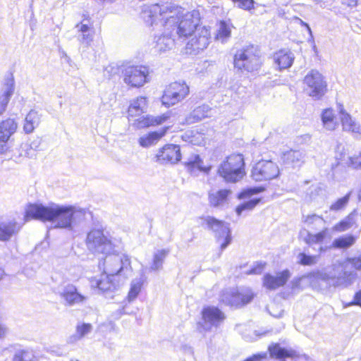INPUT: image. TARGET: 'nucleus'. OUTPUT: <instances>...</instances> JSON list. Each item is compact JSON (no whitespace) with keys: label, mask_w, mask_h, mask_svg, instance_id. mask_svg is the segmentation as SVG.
Here are the masks:
<instances>
[{"label":"nucleus","mask_w":361,"mask_h":361,"mask_svg":"<svg viewBox=\"0 0 361 361\" xmlns=\"http://www.w3.org/2000/svg\"><path fill=\"white\" fill-rule=\"evenodd\" d=\"M90 215L88 209L77 205L49 203L29 204L25 209V221L30 219L54 224V228L74 231L75 228L85 222L87 216Z\"/></svg>","instance_id":"1"},{"label":"nucleus","mask_w":361,"mask_h":361,"mask_svg":"<svg viewBox=\"0 0 361 361\" xmlns=\"http://www.w3.org/2000/svg\"><path fill=\"white\" fill-rule=\"evenodd\" d=\"M179 8L172 3L154 4L145 6L142 18L154 30H160L163 33L154 37V51L161 54L172 49L175 42V35L171 27L178 23Z\"/></svg>","instance_id":"2"},{"label":"nucleus","mask_w":361,"mask_h":361,"mask_svg":"<svg viewBox=\"0 0 361 361\" xmlns=\"http://www.w3.org/2000/svg\"><path fill=\"white\" fill-rule=\"evenodd\" d=\"M244 166L242 154H231L220 164L218 173L226 182L235 183L245 175Z\"/></svg>","instance_id":"3"},{"label":"nucleus","mask_w":361,"mask_h":361,"mask_svg":"<svg viewBox=\"0 0 361 361\" xmlns=\"http://www.w3.org/2000/svg\"><path fill=\"white\" fill-rule=\"evenodd\" d=\"M179 8L178 15V23L171 27L172 33L180 39L185 40L197 29L200 23L199 13L193 11L192 12H187L183 14L182 8Z\"/></svg>","instance_id":"4"},{"label":"nucleus","mask_w":361,"mask_h":361,"mask_svg":"<svg viewBox=\"0 0 361 361\" xmlns=\"http://www.w3.org/2000/svg\"><path fill=\"white\" fill-rule=\"evenodd\" d=\"M261 66L257 47L250 45L237 51L234 56V67L238 70L253 72Z\"/></svg>","instance_id":"5"},{"label":"nucleus","mask_w":361,"mask_h":361,"mask_svg":"<svg viewBox=\"0 0 361 361\" xmlns=\"http://www.w3.org/2000/svg\"><path fill=\"white\" fill-rule=\"evenodd\" d=\"M103 265L104 271L111 276H123L126 278L130 272V262L125 254H105Z\"/></svg>","instance_id":"6"},{"label":"nucleus","mask_w":361,"mask_h":361,"mask_svg":"<svg viewBox=\"0 0 361 361\" xmlns=\"http://www.w3.org/2000/svg\"><path fill=\"white\" fill-rule=\"evenodd\" d=\"M86 245L88 250L94 253L109 254L114 248L109 235L99 228H93L87 233Z\"/></svg>","instance_id":"7"},{"label":"nucleus","mask_w":361,"mask_h":361,"mask_svg":"<svg viewBox=\"0 0 361 361\" xmlns=\"http://www.w3.org/2000/svg\"><path fill=\"white\" fill-rule=\"evenodd\" d=\"M202 219L206 228L214 233L216 240L220 243L223 240L220 245L221 251L226 249L231 243L232 238L229 224L210 216H205Z\"/></svg>","instance_id":"8"},{"label":"nucleus","mask_w":361,"mask_h":361,"mask_svg":"<svg viewBox=\"0 0 361 361\" xmlns=\"http://www.w3.org/2000/svg\"><path fill=\"white\" fill-rule=\"evenodd\" d=\"M225 319V315L218 307L207 306L202 310V320L197 324V329L200 333L212 331L217 328Z\"/></svg>","instance_id":"9"},{"label":"nucleus","mask_w":361,"mask_h":361,"mask_svg":"<svg viewBox=\"0 0 361 361\" xmlns=\"http://www.w3.org/2000/svg\"><path fill=\"white\" fill-rule=\"evenodd\" d=\"M123 82L132 87H140L148 82L149 70L144 66H127L122 68Z\"/></svg>","instance_id":"10"},{"label":"nucleus","mask_w":361,"mask_h":361,"mask_svg":"<svg viewBox=\"0 0 361 361\" xmlns=\"http://www.w3.org/2000/svg\"><path fill=\"white\" fill-rule=\"evenodd\" d=\"M188 94L189 87L185 82H172L164 90L162 104L166 106H173L182 101Z\"/></svg>","instance_id":"11"},{"label":"nucleus","mask_w":361,"mask_h":361,"mask_svg":"<svg viewBox=\"0 0 361 361\" xmlns=\"http://www.w3.org/2000/svg\"><path fill=\"white\" fill-rule=\"evenodd\" d=\"M250 289L239 292L235 289H226L221 295V301L226 305L238 307L250 302L253 298Z\"/></svg>","instance_id":"12"},{"label":"nucleus","mask_w":361,"mask_h":361,"mask_svg":"<svg viewBox=\"0 0 361 361\" xmlns=\"http://www.w3.org/2000/svg\"><path fill=\"white\" fill-rule=\"evenodd\" d=\"M279 174L278 166L271 160L258 161L252 170V177L256 181L271 180Z\"/></svg>","instance_id":"13"},{"label":"nucleus","mask_w":361,"mask_h":361,"mask_svg":"<svg viewBox=\"0 0 361 361\" xmlns=\"http://www.w3.org/2000/svg\"><path fill=\"white\" fill-rule=\"evenodd\" d=\"M210 31L206 27H202L195 32L194 36L187 42V52L197 54L207 47L209 44Z\"/></svg>","instance_id":"14"},{"label":"nucleus","mask_w":361,"mask_h":361,"mask_svg":"<svg viewBox=\"0 0 361 361\" xmlns=\"http://www.w3.org/2000/svg\"><path fill=\"white\" fill-rule=\"evenodd\" d=\"M59 294L66 305L69 306L82 305L87 300V297L79 293L77 287L72 283L63 286Z\"/></svg>","instance_id":"15"},{"label":"nucleus","mask_w":361,"mask_h":361,"mask_svg":"<svg viewBox=\"0 0 361 361\" xmlns=\"http://www.w3.org/2000/svg\"><path fill=\"white\" fill-rule=\"evenodd\" d=\"M181 159L180 147L177 145L168 144L159 150L156 161L161 164H176Z\"/></svg>","instance_id":"16"},{"label":"nucleus","mask_w":361,"mask_h":361,"mask_svg":"<svg viewBox=\"0 0 361 361\" xmlns=\"http://www.w3.org/2000/svg\"><path fill=\"white\" fill-rule=\"evenodd\" d=\"M18 128L14 119L8 118L0 123V154H6L8 150L7 142Z\"/></svg>","instance_id":"17"},{"label":"nucleus","mask_w":361,"mask_h":361,"mask_svg":"<svg viewBox=\"0 0 361 361\" xmlns=\"http://www.w3.org/2000/svg\"><path fill=\"white\" fill-rule=\"evenodd\" d=\"M290 272L288 269L279 271L276 275L269 273L265 274L262 279L263 286L269 290H274L283 286L290 278Z\"/></svg>","instance_id":"18"},{"label":"nucleus","mask_w":361,"mask_h":361,"mask_svg":"<svg viewBox=\"0 0 361 361\" xmlns=\"http://www.w3.org/2000/svg\"><path fill=\"white\" fill-rule=\"evenodd\" d=\"M1 355L13 356V361H33L35 354L32 349L26 348H22L19 345H11L1 350Z\"/></svg>","instance_id":"19"},{"label":"nucleus","mask_w":361,"mask_h":361,"mask_svg":"<svg viewBox=\"0 0 361 361\" xmlns=\"http://www.w3.org/2000/svg\"><path fill=\"white\" fill-rule=\"evenodd\" d=\"M22 226L15 220L0 221V241L6 242L16 235Z\"/></svg>","instance_id":"20"},{"label":"nucleus","mask_w":361,"mask_h":361,"mask_svg":"<svg viewBox=\"0 0 361 361\" xmlns=\"http://www.w3.org/2000/svg\"><path fill=\"white\" fill-rule=\"evenodd\" d=\"M115 276H111L104 272L100 275L99 279H94L91 281L92 287H97L102 292L113 291L118 285L114 281Z\"/></svg>","instance_id":"21"},{"label":"nucleus","mask_w":361,"mask_h":361,"mask_svg":"<svg viewBox=\"0 0 361 361\" xmlns=\"http://www.w3.org/2000/svg\"><path fill=\"white\" fill-rule=\"evenodd\" d=\"M75 28L78 30L77 38L79 42L85 47H89L94 37L93 28L84 21L78 23Z\"/></svg>","instance_id":"22"},{"label":"nucleus","mask_w":361,"mask_h":361,"mask_svg":"<svg viewBox=\"0 0 361 361\" xmlns=\"http://www.w3.org/2000/svg\"><path fill=\"white\" fill-rule=\"evenodd\" d=\"M169 118V116L166 114L157 116L147 115L146 116L136 119L133 125L137 128H145L160 125L165 122Z\"/></svg>","instance_id":"23"},{"label":"nucleus","mask_w":361,"mask_h":361,"mask_svg":"<svg viewBox=\"0 0 361 361\" xmlns=\"http://www.w3.org/2000/svg\"><path fill=\"white\" fill-rule=\"evenodd\" d=\"M14 92V81L10 78L6 80L0 90V115L2 114L7 107L8 103Z\"/></svg>","instance_id":"24"},{"label":"nucleus","mask_w":361,"mask_h":361,"mask_svg":"<svg viewBox=\"0 0 361 361\" xmlns=\"http://www.w3.org/2000/svg\"><path fill=\"white\" fill-rule=\"evenodd\" d=\"M169 127H166L158 131H153L143 135L138 140L139 145L142 147L147 148L157 144L165 135Z\"/></svg>","instance_id":"25"},{"label":"nucleus","mask_w":361,"mask_h":361,"mask_svg":"<svg viewBox=\"0 0 361 361\" xmlns=\"http://www.w3.org/2000/svg\"><path fill=\"white\" fill-rule=\"evenodd\" d=\"M294 59V54L287 49L279 50L274 55V62L280 70L290 67Z\"/></svg>","instance_id":"26"},{"label":"nucleus","mask_w":361,"mask_h":361,"mask_svg":"<svg viewBox=\"0 0 361 361\" xmlns=\"http://www.w3.org/2000/svg\"><path fill=\"white\" fill-rule=\"evenodd\" d=\"M188 171L192 176H197L200 171L208 173L211 169L210 166H204L203 161L198 154L190 157L185 162Z\"/></svg>","instance_id":"27"},{"label":"nucleus","mask_w":361,"mask_h":361,"mask_svg":"<svg viewBox=\"0 0 361 361\" xmlns=\"http://www.w3.org/2000/svg\"><path fill=\"white\" fill-rule=\"evenodd\" d=\"M305 156L300 151L290 150L284 152L281 159L284 164L293 168L299 167L304 162Z\"/></svg>","instance_id":"28"},{"label":"nucleus","mask_w":361,"mask_h":361,"mask_svg":"<svg viewBox=\"0 0 361 361\" xmlns=\"http://www.w3.org/2000/svg\"><path fill=\"white\" fill-rule=\"evenodd\" d=\"M41 121V114L32 109L26 115L23 124V131L26 134L32 133L38 127Z\"/></svg>","instance_id":"29"},{"label":"nucleus","mask_w":361,"mask_h":361,"mask_svg":"<svg viewBox=\"0 0 361 361\" xmlns=\"http://www.w3.org/2000/svg\"><path fill=\"white\" fill-rule=\"evenodd\" d=\"M356 215V209L353 210L344 219L335 224L332 227V231L335 233H342L349 230L355 224Z\"/></svg>","instance_id":"30"},{"label":"nucleus","mask_w":361,"mask_h":361,"mask_svg":"<svg viewBox=\"0 0 361 361\" xmlns=\"http://www.w3.org/2000/svg\"><path fill=\"white\" fill-rule=\"evenodd\" d=\"M147 109V99L145 97H138L130 104L128 110V116L133 117L140 116Z\"/></svg>","instance_id":"31"},{"label":"nucleus","mask_w":361,"mask_h":361,"mask_svg":"<svg viewBox=\"0 0 361 361\" xmlns=\"http://www.w3.org/2000/svg\"><path fill=\"white\" fill-rule=\"evenodd\" d=\"M211 109L208 105H202L195 109L185 118L188 124H192L209 116Z\"/></svg>","instance_id":"32"},{"label":"nucleus","mask_w":361,"mask_h":361,"mask_svg":"<svg viewBox=\"0 0 361 361\" xmlns=\"http://www.w3.org/2000/svg\"><path fill=\"white\" fill-rule=\"evenodd\" d=\"M231 193L230 190L221 189L212 191L209 193V201L212 206L217 207L222 206L227 201L228 196Z\"/></svg>","instance_id":"33"},{"label":"nucleus","mask_w":361,"mask_h":361,"mask_svg":"<svg viewBox=\"0 0 361 361\" xmlns=\"http://www.w3.org/2000/svg\"><path fill=\"white\" fill-rule=\"evenodd\" d=\"M341 123L343 130L355 133H361L360 126L353 119L348 113L341 111Z\"/></svg>","instance_id":"34"},{"label":"nucleus","mask_w":361,"mask_h":361,"mask_svg":"<svg viewBox=\"0 0 361 361\" xmlns=\"http://www.w3.org/2000/svg\"><path fill=\"white\" fill-rule=\"evenodd\" d=\"M233 25L225 20H221L218 25L215 39L226 43L231 37Z\"/></svg>","instance_id":"35"},{"label":"nucleus","mask_w":361,"mask_h":361,"mask_svg":"<svg viewBox=\"0 0 361 361\" xmlns=\"http://www.w3.org/2000/svg\"><path fill=\"white\" fill-rule=\"evenodd\" d=\"M92 330V326L89 323H81L76 326L75 334L68 338V343H74L82 339L84 336L90 334Z\"/></svg>","instance_id":"36"},{"label":"nucleus","mask_w":361,"mask_h":361,"mask_svg":"<svg viewBox=\"0 0 361 361\" xmlns=\"http://www.w3.org/2000/svg\"><path fill=\"white\" fill-rule=\"evenodd\" d=\"M269 352L271 357L277 359H283L286 357H293L295 355V351L282 348L279 344L276 343L269 346Z\"/></svg>","instance_id":"37"},{"label":"nucleus","mask_w":361,"mask_h":361,"mask_svg":"<svg viewBox=\"0 0 361 361\" xmlns=\"http://www.w3.org/2000/svg\"><path fill=\"white\" fill-rule=\"evenodd\" d=\"M324 126L330 130H333L338 125L336 116L331 109H325L321 116Z\"/></svg>","instance_id":"38"},{"label":"nucleus","mask_w":361,"mask_h":361,"mask_svg":"<svg viewBox=\"0 0 361 361\" xmlns=\"http://www.w3.org/2000/svg\"><path fill=\"white\" fill-rule=\"evenodd\" d=\"M356 238L353 235H345L336 238L331 247L336 249H347L353 245L355 243Z\"/></svg>","instance_id":"39"},{"label":"nucleus","mask_w":361,"mask_h":361,"mask_svg":"<svg viewBox=\"0 0 361 361\" xmlns=\"http://www.w3.org/2000/svg\"><path fill=\"white\" fill-rule=\"evenodd\" d=\"M303 90L309 96H316V76L314 71H312L305 77L303 81Z\"/></svg>","instance_id":"40"},{"label":"nucleus","mask_w":361,"mask_h":361,"mask_svg":"<svg viewBox=\"0 0 361 361\" xmlns=\"http://www.w3.org/2000/svg\"><path fill=\"white\" fill-rule=\"evenodd\" d=\"M169 253V250L162 249L159 250L154 254L153 262L151 265L150 269L157 271L162 268L163 262Z\"/></svg>","instance_id":"41"},{"label":"nucleus","mask_w":361,"mask_h":361,"mask_svg":"<svg viewBox=\"0 0 361 361\" xmlns=\"http://www.w3.org/2000/svg\"><path fill=\"white\" fill-rule=\"evenodd\" d=\"M143 281L141 278L135 279L132 281L128 295V301H133L138 295L142 286Z\"/></svg>","instance_id":"42"},{"label":"nucleus","mask_w":361,"mask_h":361,"mask_svg":"<svg viewBox=\"0 0 361 361\" xmlns=\"http://www.w3.org/2000/svg\"><path fill=\"white\" fill-rule=\"evenodd\" d=\"M260 199L259 198H254L250 200H248L247 202H245L240 205H238L236 209L235 212L238 216L241 215L242 213L244 211H251L252 210L259 202Z\"/></svg>","instance_id":"43"},{"label":"nucleus","mask_w":361,"mask_h":361,"mask_svg":"<svg viewBox=\"0 0 361 361\" xmlns=\"http://www.w3.org/2000/svg\"><path fill=\"white\" fill-rule=\"evenodd\" d=\"M350 197V192L347 193L343 197L336 200L331 206L330 209L332 211H340L345 208Z\"/></svg>","instance_id":"44"},{"label":"nucleus","mask_w":361,"mask_h":361,"mask_svg":"<svg viewBox=\"0 0 361 361\" xmlns=\"http://www.w3.org/2000/svg\"><path fill=\"white\" fill-rule=\"evenodd\" d=\"M36 156V151L31 148L27 143H23L20 145L19 157L33 158Z\"/></svg>","instance_id":"45"},{"label":"nucleus","mask_w":361,"mask_h":361,"mask_svg":"<svg viewBox=\"0 0 361 361\" xmlns=\"http://www.w3.org/2000/svg\"><path fill=\"white\" fill-rule=\"evenodd\" d=\"M264 190V188L261 186L251 187L244 190L238 195V198L243 199L248 197L251 195L260 193Z\"/></svg>","instance_id":"46"},{"label":"nucleus","mask_w":361,"mask_h":361,"mask_svg":"<svg viewBox=\"0 0 361 361\" xmlns=\"http://www.w3.org/2000/svg\"><path fill=\"white\" fill-rule=\"evenodd\" d=\"M297 258L298 263L304 266L313 264L315 260L314 256L308 255L304 252L300 253Z\"/></svg>","instance_id":"47"},{"label":"nucleus","mask_w":361,"mask_h":361,"mask_svg":"<svg viewBox=\"0 0 361 361\" xmlns=\"http://www.w3.org/2000/svg\"><path fill=\"white\" fill-rule=\"evenodd\" d=\"M300 237L310 245L316 243V235L310 233L307 230L303 229L300 233Z\"/></svg>","instance_id":"48"},{"label":"nucleus","mask_w":361,"mask_h":361,"mask_svg":"<svg viewBox=\"0 0 361 361\" xmlns=\"http://www.w3.org/2000/svg\"><path fill=\"white\" fill-rule=\"evenodd\" d=\"M238 4V7L244 10H250L254 7L253 0H232Z\"/></svg>","instance_id":"49"},{"label":"nucleus","mask_w":361,"mask_h":361,"mask_svg":"<svg viewBox=\"0 0 361 361\" xmlns=\"http://www.w3.org/2000/svg\"><path fill=\"white\" fill-rule=\"evenodd\" d=\"M327 92V85L326 82L322 79L320 78L317 80V97L324 95Z\"/></svg>","instance_id":"50"},{"label":"nucleus","mask_w":361,"mask_h":361,"mask_svg":"<svg viewBox=\"0 0 361 361\" xmlns=\"http://www.w3.org/2000/svg\"><path fill=\"white\" fill-rule=\"evenodd\" d=\"M265 266V263L258 262L252 269L246 271V274H260Z\"/></svg>","instance_id":"51"},{"label":"nucleus","mask_w":361,"mask_h":361,"mask_svg":"<svg viewBox=\"0 0 361 361\" xmlns=\"http://www.w3.org/2000/svg\"><path fill=\"white\" fill-rule=\"evenodd\" d=\"M317 243L324 242V241H330L331 235L327 231H322L319 233H317Z\"/></svg>","instance_id":"52"},{"label":"nucleus","mask_w":361,"mask_h":361,"mask_svg":"<svg viewBox=\"0 0 361 361\" xmlns=\"http://www.w3.org/2000/svg\"><path fill=\"white\" fill-rule=\"evenodd\" d=\"M300 281L302 283L310 281V286H313L316 281L315 274L314 273H310L307 275H304L300 278Z\"/></svg>","instance_id":"53"},{"label":"nucleus","mask_w":361,"mask_h":361,"mask_svg":"<svg viewBox=\"0 0 361 361\" xmlns=\"http://www.w3.org/2000/svg\"><path fill=\"white\" fill-rule=\"evenodd\" d=\"M350 304L353 305H357L361 307V289L355 293L353 300Z\"/></svg>","instance_id":"54"},{"label":"nucleus","mask_w":361,"mask_h":361,"mask_svg":"<svg viewBox=\"0 0 361 361\" xmlns=\"http://www.w3.org/2000/svg\"><path fill=\"white\" fill-rule=\"evenodd\" d=\"M267 353H260L247 358L245 361H261L262 360L267 358Z\"/></svg>","instance_id":"55"},{"label":"nucleus","mask_w":361,"mask_h":361,"mask_svg":"<svg viewBox=\"0 0 361 361\" xmlns=\"http://www.w3.org/2000/svg\"><path fill=\"white\" fill-rule=\"evenodd\" d=\"M8 334V328L6 326L0 322V339L4 338Z\"/></svg>","instance_id":"56"},{"label":"nucleus","mask_w":361,"mask_h":361,"mask_svg":"<svg viewBox=\"0 0 361 361\" xmlns=\"http://www.w3.org/2000/svg\"><path fill=\"white\" fill-rule=\"evenodd\" d=\"M353 266L357 269H361V257L352 259Z\"/></svg>","instance_id":"57"},{"label":"nucleus","mask_w":361,"mask_h":361,"mask_svg":"<svg viewBox=\"0 0 361 361\" xmlns=\"http://www.w3.org/2000/svg\"><path fill=\"white\" fill-rule=\"evenodd\" d=\"M39 140H33L30 145L29 146L31 147V148H32L34 150H35L36 152L39 149Z\"/></svg>","instance_id":"58"},{"label":"nucleus","mask_w":361,"mask_h":361,"mask_svg":"<svg viewBox=\"0 0 361 361\" xmlns=\"http://www.w3.org/2000/svg\"><path fill=\"white\" fill-rule=\"evenodd\" d=\"M0 359L1 361H13V356L11 355H8L7 356H4L1 355V350H0Z\"/></svg>","instance_id":"59"},{"label":"nucleus","mask_w":361,"mask_h":361,"mask_svg":"<svg viewBox=\"0 0 361 361\" xmlns=\"http://www.w3.org/2000/svg\"><path fill=\"white\" fill-rule=\"evenodd\" d=\"M11 158V156L10 154H8V152H6V154H0L1 161H3L5 159H10Z\"/></svg>","instance_id":"60"},{"label":"nucleus","mask_w":361,"mask_h":361,"mask_svg":"<svg viewBox=\"0 0 361 361\" xmlns=\"http://www.w3.org/2000/svg\"><path fill=\"white\" fill-rule=\"evenodd\" d=\"M105 71H107V72H111L114 74L116 73V69H115L114 67H113L111 66H107L106 68Z\"/></svg>","instance_id":"61"},{"label":"nucleus","mask_w":361,"mask_h":361,"mask_svg":"<svg viewBox=\"0 0 361 361\" xmlns=\"http://www.w3.org/2000/svg\"><path fill=\"white\" fill-rule=\"evenodd\" d=\"M99 2H101V3H106V4H112L114 3L116 0H97Z\"/></svg>","instance_id":"62"},{"label":"nucleus","mask_w":361,"mask_h":361,"mask_svg":"<svg viewBox=\"0 0 361 361\" xmlns=\"http://www.w3.org/2000/svg\"><path fill=\"white\" fill-rule=\"evenodd\" d=\"M314 217H315V215H312V216H308V217H307V219L306 220V222H309V221H310V222H312V221H311V220H312V219H314Z\"/></svg>","instance_id":"63"},{"label":"nucleus","mask_w":361,"mask_h":361,"mask_svg":"<svg viewBox=\"0 0 361 361\" xmlns=\"http://www.w3.org/2000/svg\"><path fill=\"white\" fill-rule=\"evenodd\" d=\"M2 273H3V271L0 269V279H1Z\"/></svg>","instance_id":"64"}]
</instances>
